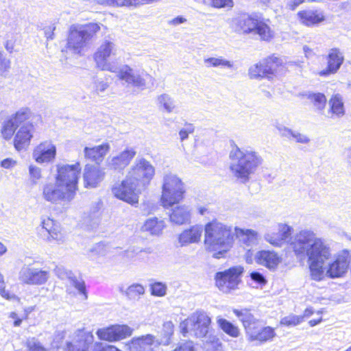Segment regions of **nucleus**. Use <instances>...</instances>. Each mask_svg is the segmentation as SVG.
Returning <instances> with one entry per match:
<instances>
[{"mask_svg": "<svg viewBox=\"0 0 351 351\" xmlns=\"http://www.w3.org/2000/svg\"><path fill=\"white\" fill-rule=\"evenodd\" d=\"M291 245L297 256L308 258L312 279L321 280L324 277V263L331 256L329 246L308 230L297 233Z\"/></svg>", "mask_w": 351, "mask_h": 351, "instance_id": "1", "label": "nucleus"}, {"mask_svg": "<svg viewBox=\"0 0 351 351\" xmlns=\"http://www.w3.org/2000/svg\"><path fill=\"white\" fill-rule=\"evenodd\" d=\"M155 173L153 165L144 158L138 160L121 184L113 186L114 196L132 205L138 204V195L149 184Z\"/></svg>", "mask_w": 351, "mask_h": 351, "instance_id": "2", "label": "nucleus"}, {"mask_svg": "<svg viewBox=\"0 0 351 351\" xmlns=\"http://www.w3.org/2000/svg\"><path fill=\"white\" fill-rule=\"evenodd\" d=\"M116 53L115 44L110 40H104L94 55L95 60L101 70L117 73L119 79L128 85L143 89L146 85V78H151V76L143 72L134 71L128 65L117 68L107 63V58L116 55Z\"/></svg>", "mask_w": 351, "mask_h": 351, "instance_id": "3", "label": "nucleus"}, {"mask_svg": "<svg viewBox=\"0 0 351 351\" xmlns=\"http://www.w3.org/2000/svg\"><path fill=\"white\" fill-rule=\"evenodd\" d=\"M231 160L230 169L232 175L241 183L249 181L250 176L263 163L261 156L252 148H240L234 145L229 154Z\"/></svg>", "mask_w": 351, "mask_h": 351, "instance_id": "4", "label": "nucleus"}, {"mask_svg": "<svg viewBox=\"0 0 351 351\" xmlns=\"http://www.w3.org/2000/svg\"><path fill=\"white\" fill-rule=\"evenodd\" d=\"M204 244L207 250L215 252L213 257L220 258L232 246L234 241V227L217 220L205 226Z\"/></svg>", "mask_w": 351, "mask_h": 351, "instance_id": "5", "label": "nucleus"}, {"mask_svg": "<svg viewBox=\"0 0 351 351\" xmlns=\"http://www.w3.org/2000/svg\"><path fill=\"white\" fill-rule=\"evenodd\" d=\"M232 28L239 34L258 35L261 40L268 41L272 37L269 26L256 14L241 13L232 19Z\"/></svg>", "mask_w": 351, "mask_h": 351, "instance_id": "6", "label": "nucleus"}, {"mask_svg": "<svg viewBox=\"0 0 351 351\" xmlns=\"http://www.w3.org/2000/svg\"><path fill=\"white\" fill-rule=\"evenodd\" d=\"M184 184L176 175L168 173L164 176L161 196L163 207L178 204L184 198Z\"/></svg>", "mask_w": 351, "mask_h": 351, "instance_id": "7", "label": "nucleus"}, {"mask_svg": "<svg viewBox=\"0 0 351 351\" xmlns=\"http://www.w3.org/2000/svg\"><path fill=\"white\" fill-rule=\"evenodd\" d=\"M99 29L97 23L71 28L68 37V47L73 50V53H80Z\"/></svg>", "mask_w": 351, "mask_h": 351, "instance_id": "8", "label": "nucleus"}, {"mask_svg": "<svg viewBox=\"0 0 351 351\" xmlns=\"http://www.w3.org/2000/svg\"><path fill=\"white\" fill-rule=\"evenodd\" d=\"M282 60L272 55L250 67L248 75L251 79L266 78L272 80L277 68L282 65Z\"/></svg>", "mask_w": 351, "mask_h": 351, "instance_id": "9", "label": "nucleus"}, {"mask_svg": "<svg viewBox=\"0 0 351 351\" xmlns=\"http://www.w3.org/2000/svg\"><path fill=\"white\" fill-rule=\"evenodd\" d=\"M80 170L79 162L73 165H58L56 180L75 195Z\"/></svg>", "mask_w": 351, "mask_h": 351, "instance_id": "10", "label": "nucleus"}, {"mask_svg": "<svg viewBox=\"0 0 351 351\" xmlns=\"http://www.w3.org/2000/svg\"><path fill=\"white\" fill-rule=\"evenodd\" d=\"M243 269L241 267H233L215 274V285L223 293H229L235 289L240 281Z\"/></svg>", "mask_w": 351, "mask_h": 351, "instance_id": "11", "label": "nucleus"}, {"mask_svg": "<svg viewBox=\"0 0 351 351\" xmlns=\"http://www.w3.org/2000/svg\"><path fill=\"white\" fill-rule=\"evenodd\" d=\"M49 276V271L35 267L32 264L24 265L19 272V281L27 285H43L47 282Z\"/></svg>", "mask_w": 351, "mask_h": 351, "instance_id": "12", "label": "nucleus"}, {"mask_svg": "<svg viewBox=\"0 0 351 351\" xmlns=\"http://www.w3.org/2000/svg\"><path fill=\"white\" fill-rule=\"evenodd\" d=\"M74 196L71 191H69L57 181L55 183H47L43 187V197L52 204H57L61 201L70 202Z\"/></svg>", "mask_w": 351, "mask_h": 351, "instance_id": "13", "label": "nucleus"}, {"mask_svg": "<svg viewBox=\"0 0 351 351\" xmlns=\"http://www.w3.org/2000/svg\"><path fill=\"white\" fill-rule=\"evenodd\" d=\"M191 332L196 337H204L208 332L211 319L203 311H197L189 317Z\"/></svg>", "mask_w": 351, "mask_h": 351, "instance_id": "14", "label": "nucleus"}, {"mask_svg": "<svg viewBox=\"0 0 351 351\" xmlns=\"http://www.w3.org/2000/svg\"><path fill=\"white\" fill-rule=\"evenodd\" d=\"M132 330L126 325L112 326L108 328H99L96 334L101 340L116 341L132 335Z\"/></svg>", "mask_w": 351, "mask_h": 351, "instance_id": "15", "label": "nucleus"}, {"mask_svg": "<svg viewBox=\"0 0 351 351\" xmlns=\"http://www.w3.org/2000/svg\"><path fill=\"white\" fill-rule=\"evenodd\" d=\"M94 342V336L91 332L84 329L77 330L72 341L66 344V351H88Z\"/></svg>", "mask_w": 351, "mask_h": 351, "instance_id": "16", "label": "nucleus"}, {"mask_svg": "<svg viewBox=\"0 0 351 351\" xmlns=\"http://www.w3.org/2000/svg\"><path fill=\"white\" fill-rule=\"evenodd\" d=\"M233 312L243 323L250 340L254 337V335H255L264 325L261 320L255 318L254 316L246 309L241 311L234 309Z\"/></svg>", "mask_w": 351, "mask_h": 351, "instance_id": "17", "label": "nucleus"}, {"mask_svg": "<svg viewBox=\"0 0 351 351\" xmlns=\"http://www.w3.org/2000/svg\"><path fill=\"white\" fill-rule=\"evenodd\" d=\"M326 60L327 66L319 72L322 77L335 74L339 70L344 61L343 53L339 48H332L328 51Z\"/></svg>", "mask_w": 351, "mask_h": 351, "instance_id": "18", "label": "nucleus"}, {"mask_svg": "<svg viewBox=\"0 0 351 351\" xmlns=\"http://www.w3.org/2000/svg\"><path fill=\"white\" fill-rule=\"evenodd\" d=\"M165 208H171L169 216L172 223L180 226L191 222L192 213L190 206L177 204Z\"/></svg>", "mask_w": 351, "mask_h": 351, "instance_id": "19", "label": "nucleus"}, {"mask_svg": "<svg viewBox=\"0 0 351 351\" xmlns=\"http://www.w3.org/2000/svg\"><path fill=\"white\" fill-rule=\"evenodd\" d=\"M56 154V146L50 141L40 143L33 152V158L38 163L50 162Z\"/></svg>", "mask_w": 351, "mask_h": 351, "instance_id": "20", "label": "nucleus"}, {"mask_svg": "<svg viewBox=\"0 0 351 351\" xmlns=\"http://www.w3.org/2000/svg\"><path fill=\"white\" fill-rule=\"evenodd\" d=\"M33 130L34 125L30 123H26L20 126L14 140V147L18 151L26 149L29 146L33 136Z\"/></svg>", "mask_w": 351, "mask_h": 351, "instance_id": "21", "label": "nucleus"}, {"mask_svg": "<svg viewBox=\"0 0 351 351\" xmlns=\"http://www.w3.org/2000/svg\"><path fill=\"white\" fill-rule=\"evenodd\" d=\"M136 152L134 148H126L118 155L112 157L108 161L109 168L114 170L121 171L127 167L131 160L134 158Z\"/></svg>", "mask_w": 351, "mask_h": 351, "instance_id": "22", "label": "nucleus"}, {"mask_svg": "<svg viewBox=\"0 0 351 351\" xmlns=\"http://www.w3.org/2000/svg\"><path fill=\"white\" fill-rule=\"evenodd\" d=\"M349 264L350 260L347 255L338 256L332 263L329 264L326 275L331 278L341 277L347 271Z\"/></svg>", "mask_w": 351, "mask_h": 351, "instance_id": "23", "label": "nucleus"}, {"mask_svg": "<svg viewBox=\"0 0 351 351\" xmlns=\"http://www.w3.org/2000/svg\"><path fill=\"white\" fill-rule=\"evenodd\" d=\"M104 172L98 166L86 165L84 168V180L86 187H96L104 178Z\"/></svg>", "mask_w": 351, "mask_h": 351, "instance_id": "24", "label": "nucleus"}, {"mask_svg": "<svg viewBox=\"0 0 351 351\" xmlns=\"http://www.w3.org/2000/svg\"><path fill=\"white\" fill-rule=\"evenodd\" d=\"M202 234V228L200 226L195 225L184 230L178 235V243L181 247L188 245L191 243H196L200 241Z\"/></svg>", "mask_w": 351, "mask_h": 351, "instance_id": "25", "label": "nucleus"}, {"mask_svg": "<svg viewBox=\"0 0 351 351\" xmlns=\"http://www.w3.org/2000/svg\"><path fill=\"white\" fill-rule=\"evenodd\" d=\"M256 262L271 269L277 267L280 263L279 257L274 252L269 250L259 251L255 255Z\"/></svg>", "mask_w": 351, "mask_h": 351, "instance_id": "26", "label": "nucleus"}, {"mask_svg": "<svg viewBox=\"0 0 351 351\" xmlns=\"http://www.w3.org/2000/svg\"><path fill=\"white\" fill-rule=\"evenodd\" d=\"M102 202L101 201L93 203L90 208V211L85 214L84 217V223L90 229L96 228L101 222V208Z\"/></svg>", "mask_w": 351, "mask_h": 351, "instance_id": "27", "label": "nucleus"}, {"mask_svg": "<svg viewBox=\"0 0 351 351\" xmlns=\"http://www.w3.org/2000/svg\"><path fill=\"white\" fill-rule=\"evenodd\" d=\"M109 150V144L104 143L93 147H86L84 149V152L86 158L94 161L99 165L103 160Z\"/></svg>", "mask_w": 351, "mask_h": 351, "instance_id": "28", "label": "nucleus"}, {"mask_svg": "<svg viewBox=\"0 0 351 351\" xmlns=\"http://www.w3.org/2000/svg\"><path fill=\"white\" fill-rule=\"evenodd\" d=\"M300 21L306 26L311 27L324 21V14L317 10H302L298 13Z\"/></svg>", "mask_w": 351, "mask_h": 351, "instance_id": "29", "label": "nucleus"}, {"mask_svg": "<svg viewBox=\"0 0 351 351\" xmlns=\"http://www.w3.org/2000/svg\"><path fill=\"white\" fill-rule=\"evenodd\" d=\"M276 128L282 137H285L289 140L293 139L296 143L301 144H308L311 141L308 136L298 131L292 130L282 125H278Z\"/></svg>", "mask_w": 351, "mask_h": 351, "instance_id": "30", "label": "nucleus"}, {"mask_svg": "<svg viewBox=\"0 0 351 351\" xmlns=\"http://www.w3.org/2000/svg\"><path fill=\"white\" fill-rule=\"evenodd\" d=\"M155 341V337L147 335L133 339L130 344L132 351H152L151 346Z\"/></svg>", "mask_w": 351, "mask_h": 351, "instance_id": "31", "label": "nucleus"}, {"mask_svg": "<svg viewBox=\"0 0 351 351\" xmlns=\"http://www.w3.org/2000/svg\"><path fill=\"white\" fill-rule=\"evenodd\" d=\"M234 238L237 237L239 241L247 246L252 245L256 242V232L252 230L242 229L234 227Z\"/></svg>", "mask_w": 351, "mask_h": 351, "instance_id": "32", "label": "nucleus"}, {"mask_svg": "<svg viewBox=\"0 0 351 351\" xmlns=\"http://www.w3.org/2000/svg\"><path fill=\"white\" fill-rule=\"evenodd\" d=\"M165 227V224L163 220L158 219L157 217H151L145 221L143 229L152 235H159L162 233Z\"/></svg>", "mask_w": 351, "mask_h": 351, "instance_id": "33", "label": "nucleus"}, {"mask_svg": "<svg viewBox=\"0 0 351 351\" xmlns=\"http://www.w3.org/2000/svg\"><path fill=\"white\" fill-rule=\"evenodd\" d=\"M174 325L171 321L164 322L161 331L160 332V337L157 340L158 344L169 345L171 343V338L173 335Z\"/></svg>", "mask_w": 351, "mask_h": 351, "instance_id": "34", "label": "nucleus"}, {"mask_svg": "<svg viewBox=\"0 0 351 351\" xmlns=\"http://www.w3.org/2000/svg\"><path fill=\"white\" fill-rule=\"evenodd\" d=\"M330 112L338 117L344 115V104L340 94H335L329 100Z\"/></svg>", "mask_w": 351, "mask_h": 351, "instance_id": "35", "label": "nucleus"}, {"mask_svg": "<svg viewBox=\"0 0 351 351\" xmlns=\"http://www.w3.org/2000/svg\"><path fill=\"white\" fill-rule=\"evenodd\" d=\"M217 322L219 328L227 335L232 337H237L239 336V328L232 322L223 318H218Z\"/></svg>", "mask_w": 351, "mask_h": 351, "instance_id": "36", "label": "nucleus"}, {"mask_svg": "<svg viewBox=\"0 0 351 351\" xmlns=\"http://www.w3.org/2000/svg\"><path fill=\"white\" fill-rule=\"evenodd\" d=\"M121 292L130 300H137L145 293V288L140 284H133L129 286L126 290L121 289Z\"/></svg>", "mask_w": 351, "mask_h": 351, "instance_id": "37", "label": "nucleus"}, {"mask_svg": "<svg viewBox=\"0 0 351 351\" xmlns=\"http://www.w3.org/2000/svg\"><path fill=\"white\" fill-rule=\"evenodd\" d=\"M204 64L207 67H219L222 69H232L233 63L222 56L217 58H208L204 60Z\"/></svg>", "mask_w": 351, "mask_h": 351, "instance_id": "38", "label": "nucleus"}, {"mask_svg": "<svg viewBox=\"0 0 351 351\" xmlns=\"http://www.w3.org/2000/svg\"><path fill=\"white\" fill-rule=\"evenodd\" d=\"M276 335L274 329L270 326H263V328L254 335L250 341H258L260 342H266L273 339Z\"/></svg>", "mask_w": 351, "mask_h": 351, "instance_id": "39", "label": "nucleus"}, {"mask_svg": "<svg viewBox=\"0 0 351 351\" xmlns=\"http://www.w3.org/2000/svg\"><path fill=\"white\" fill-rule=\"evenodd\" d=\"M65 275L70 280L72 285L78 290L79 293L83 295L84 299H87L88 295L84 281L81 278H76L71 271H66Z\"/></svg>", "mask_w": 351, "mask_h": 351, "instance_id": "40", "label": "nucleus"}, {"mask_svg": "<svg viewBox=\"0 0 351 351\" xmlns=\"http://www.w3.org/2000/svg\"><path fill=\"white\" fill-rule=\"evenodd\" d=\"M158 104L160 107L170 113L176 109V104L174 100L168 94L164 93L159 95L157 98Z\"/></svg>", "mask_w": 351, "mask_h": 351, "instance_id": "41", "label": "nucleus"}, {"mask_svg": "<svg viewBox=\"0 0 351 351\" xmlns=\"http://www.w3.org/2000/svg\"><path fill=\"white\" fill-rule=\"evenodd\" d=\"M308 99L311 100L317 110H322L324 109L326 104V98L324 94L320 93H309Z\"/></svg>", "mask_w": 351, "mask_h": 351, "instance_id": "42", "label": "nucleus"}, {"mask_svg": "<svg viewBox=\"0 0 351 351\" xmlns=\"http://www.w3.org/2000/svg\"><path fill=\"white\" fill-rule=\"evenodd\" d=\"M18 126L14 122V119L10 118L5 121L1 129V134L5 139H10L13 136Z\"/></svg>", "mask_w": 351, "mask_h": 351, "instance_id": "43", "label": "nucleus"}, {"mask_svg": "<svg viewBox=\"0 0 351 351\" xmlns=\"http://www.w3.org/2000/svg\"><path fill=\"white\" fill-rule=\"evenodd\" d=\"M199 3L215 8H232L233 6L232 0H199Z\"/></svg>", "mask_w": 351, "mask_h": 351, "instance_id": "44", "label": "nucleus"}, {"mask_svg": "<svg viewBox=\"0 0 351 351\" xmlns=\"http://www.w3.org/2000/svg\"><path fill=\"white\" fill-rule=\"evenodd\" d=\"M43 228L45 229L49 236L55 240L59 239V232H57L56 228H54V221L51 219L50 218H47V219H43L42 221Z\"/></svg>", "mask_w": 351, "mask_h": 351, "instance_id": "45", "label": "nucleus"}, {"mask_svg": "<svg viewBox=\"0 0 351 351\" xmlns=\"http://www.w3.org/2000/svg\"><path fill=\"white\" fill-rule=\"evenodd\" d=\"M29 115V110L27 108H22L17 111L15 114L10 117L14 119L16 125L19 127L25 121H26Z\"/></svg>", "mask_w": 351, "mask_h": 351, "instance_id": "46", "label": "nucleus"}, {"mask_svg": "<svg viewBox=\"0 0 351 351\" xmlns=\"http://www.w3.org/2000/svg\"><path fill=\"white\" fill-rule=\"evenodd\" d=\"M106 254V250L105 245L101 243H99L95 244L88 250V255L90 258L93 259L95 256H105Z\"/></svg>", "mask_w": 351, "mask_h": 351, "instance_id": "47", "label": "nucleus"}, {"mask_svg": "<svg viewBox=\"0 0 351 351\" xmlns=\"http://www.w3.org/2000/svg\"><path fill=\"white\" fill-rule=\"evenodd\" d=\"M303 321V317L295 315H290L283 317L280 320V324L287 326H296Z\"/></svg>", "mask_w": 351, "mask_h": 351, "instance_id": "48", "label": "nucleus"}, {"mask_svg": "<svg viewBox=\"0 0 351 351\" xmlns=\"http://www.w3.org/2000/svg\"><path fill=\"white\" fill-rule=\"evenodd\" d=\"M10 60L6 57V55L0 51V76H5L10 69Z\"/></svg>", "mask_w": 351, "mask_h": 351, "instance_id": "49", "label": "nucleus"}, {"mask_svg": "<svg viewBox=\"0 0 351 351\" xmlns=\"http://www.w3.org/2000/svg\"><path fill=\"white\" fill-rule=\"evenodd\" d=\"M167 289V285L161 282H156L151 285L152 294L158 297L165 295Z\"/></svg>", "mask_w": 351, "mask_h": 351, "instance_id": "50", "label": "nucleus"}, {"mask_svg": "<svg viewBox=\"0 0 351 351\" xmlns=\"http://www.w3.org/2000/svg\"><path fill=\"white\" fill-rule=\"evenodd\" d=\"M195 131V126L190 123H185L184 127L179 131V136L181 141L187 139L190 134Z\"/></svg>", "mask_w": 351, "mask_h": 351, "instance_id": "51", "label": "nucleus"}, {"mask_svg": "<svg viewBox=\"0 0 351 351\" xmlns=\"http://www.w3.org/2000/svg\"><path fill=\"white\" fill-rule=\"evenodd\" d=\"M109 5L117 6H130L139 5L138 0H106Z\"/></svg>", "mask_w": 351, "mask_h": 351, "instance_id": "52", "label": "nucleus"}, {"mask_svg": "<svg viewBox=\"0 0 351 351\" xmlns=\"http://www.w3.org/2000/svg\"><path fill=\"white\" fill-rule=\"evenodd\" d=\"M29 173L33 184L37 183V180L41 178V169L40 168L30 165L29 167Z\"/></svg>", "mask_w": 351, "mask_h": 351, "instance_id": "53", "label": "nucleus"}, {"mask_svg": "<svg viewBox=\"0 0 351 351\" xmlns=\"http://www.w3.org/2000/svg\"><path fill=\"white\" fill-rule=\"evenodd\" d=\"M173 351H195V346L193 341H185L179 343Z\"/></svg>", "mask_w": 351, "mask_h": 351, "instance_id": "54", "label": "nucleus"}, {"mask_svg": "<svg viewBox=\"0 0 351 351\" xmlns=\"http://www.w3.org/2000/svg\"><path fill=\"white\" fill-rule=\"evenodd\" d=\"M28 347L29 351H48L39 341L33 339L29 341Z\"/></svg>", "mask_w": 351, "mask_h": 351, "instance_id": "55", "label": "nucleus"}, {"mask_svg": "<svg viewBox=\"0 0 351 351\" xmlns=\"http://www.w3.org/2000/svg\"><path fill=\"white\" fill-rule=\"evenodd\" d=\"M292 230L293 228L291 226L282 225L280 229V237L281 240L286 241L288 239L291 234Z\"/></svg>", "mask_w": 351, "mask_h": 351, "instance_id": "56", "label": "nucleus"}, {"mask_svg": "<svg viewBox=\"0 0 351 351\" xmlns=\"http://www.w3.org/2000/svg\"><path fill=\"white\" fill-rule=\"evenodd\" d=\"M180 332L184 337H186L187 333L191 332V321H189V317L180 323Z\"/></svg>", "mask_w": 351, "mask_h": 351, "instance_id": "57", "label": "nucleus"}, {"mask_svg": "<svg viewBox=\"0 0 351 351\" xmlns=\"http://www.w3.org/2000/svg\"><path fill=\"white\" fill-rule=\"evenodd\" d=\"M108 87V84L104 82L99 80L95 81V90L97 95H100V93L105 91V90Z\"/></svg>", "mask_w": 351, "mask_h": 351, "instance_id": "58", "label": "nucleus"}, {"mask_svg": "<svg viewBox=\"0 0 351 351\" xmlns=\"http://www.w3.org/2000/svg\"><path fill=\"white\" fill-rule=\"evenodd\" d=\"M250 277L252 280H254L259 284H265L266 282L264 276L259 272H257V271L252 272L250 274Z\"/></svg>", "mask_w": 351, "mask_h": 351, "instance_id": "59", "label": "nucleus"}, {"mask_svg": "<svg viewBox=\"0 0 351 351\" xmlns=\"http://www.w3.org/2000/svg\"><path fill=\"white\" fill-rule=\"evenodd\" d=\"M106 347V343H104L101 342H95L93 343L90 346V349L88 351H105Z\"/></svg>", "mask_w": 351, "mask_h": 351, "instance_id": "60", "label": "nucleus"}, {"mask_svg": "<svg viewBox=\"0 0 351 351\" xmlns=\"http://www.w3.org/2000/svg\"><path fill=\"white\" fill-rule=\"evenodd\" d=\"M0 295L7 300H12L16 297L15 295L10 294L8 291H5L4 283L0 284Z\"/></svg>", "mask_w": 351, "mask_h": 351, "instance_id": "61", "label": "nucleus"}, {"mask_svg": "<svg viewBox=\"0 0 351 351\" xmlns=\"http://www.w3.org/2000/svg\"><path fill=\"white\" fill-rule=\"evenodd\" d=\"M55 29L56 27L53 25L47 26L44 28L45 35L47 40H52L53 38V36Z\"/></svg>", "mask_w": 351, "mask_h": 351, "instance_id": "62", "label": "nucleus"}, {"mask_svg": "<svg viewBox=\"0 0 351 351\" xmlns=\"http://www.w3.org/2000/svg\"><path fill=\"white\" fill-rule=\"evenodd\" d=\"M186 21V19L184 17H183L182 16H178L176 18L169 21L168 24L176 26V25H178L180 24L184 23Z\"/></svg>", "mask_w": 351, "mask_h": 351, "instance_id": "63", "label": "nucleus"}, {"mask_svg": "<svg viewBox=\"0 0 351 351\" xmlns=\"http://www.w3.org/2000/svg\"><path fill=\"white\" fill-rule=\"evenodd\" d=\"M15 164L16 162L10 158L4 159L1 162V167L6 169L13 167Z\"/></svg>", "mask_w": 351, "mask_h": 351, "instance_id": "64", "label": "nucleus"}]
</instances>
